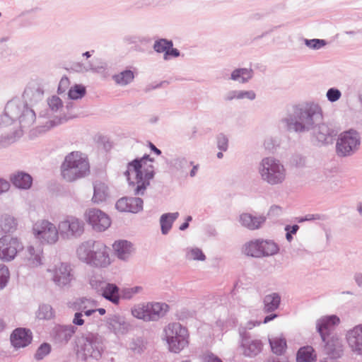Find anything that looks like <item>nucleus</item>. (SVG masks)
<instances>
[{"mask_svg": "<svg viewBox=\"0 0 362 362\" xmlns=\"http://www.w3.org/2000/svg\"><path fill=\"white\" fill-rule=\"evenodd\" d=\"M323 120L321 107L314 103H308L293 107V110L284 119L289 130L305 132L313 129Z\"/></svg>", "mask_w": 362, "mask_h": 362, "instance_id": "obj_1", "label": "nucleus"}, {"mask_svg": "<svg viewBox=\"0 0 362 362\" xmlns=\"http://www.w3.org/2000/svg\"><path fill=\"white\" fill-rule=\"evenodd\" d=\"M153 159L145 155L139 159H134L128 163L124 175L129 185L135 187L134 194H144L154 176Z\"/></svg>", "mask_w": 362, "mask_h": 362, "instance_id": "obj_2", "label": "nucleus"}, {"mask_svg": "<svg viewBox=\"0 0 362 362\" xmlns=\"http://www.w3.org/2000/svg\"><path fill=\"white\" fill-rule=\"evenodd\" d=\"M76 255L80 261L95 268H107L111 264L109 248L100 241L83 242L76 249Z\"/></svg>", "mask_w": 362, "mask_h": 362, "instance_id": "obj_3", "label": "nucleus"}, {"mask_svg": "<svg viewBox=\"0 0 362 362\" xmlns=\"http://www.w3.org/2000/svg\"><path fill=\"white\" fill-rule=\"evenodd\" d=\"M77 347L78 358L86 362L100 361L106 349L103 337L93 332L82 334L78 339Z\"/></svg>", "mask_w": 362, "mask_h": 362, "instance_id": "obj_4", "label": "nucleus"}, {"mask_svg": "<svg viewBox=\"0 0 362 362\" xmlns=\"http://www.w3.org/2000/svg\"><path fill=\"white\" fill-rule=\"evenodd\" d=\"M62 176L67 182H74L90 173V165L86 156L73 151L66 156L61 166Z\"/></svg>", "mask_w": 362, "mask_h": 362, "instance_id": "obj_5", "label": "nucleus"}, {"mask_svg": "<svg viewBox=\"0 0 362 362\" xmlns=\"http://www.w3.org/2000/svg\"><path fill=\"white\" fill-rule=\"evenodd\" d=\"M257 170L261 180L272 186L281 185L286 179V168L279 160L274 157L262 159Z\"/></svg>", "mask_w": 362, "mask_h": 362, "instance_id": "obj_6", "label": "nucleus"}, {"mask_svg": "<svg viewBox=\"0 0 362 362\" xmlns=\"http://www.w3.org/2000/svg\"><path fill=\"white\" fill-rule=\"evenodd\" d=\"M164 339L169 351L179 354L189 345L187 329L179 322L169 323L164 328Z\"/></svg>", "mask_w": 362, "mask_h": 362, "instance_id": "obj_7", "label": "nucleus"}, {"mask_svg": "<svg viewBox=\"0 0 362 362\" xmlns=\"http://www.w3.org/2000/svg\"><path fill=\"white\" fill-rule=\"evenodd\" d=\"M169 306L164 303H147L134 305L132 310V315L145 322L157 321L163 317L168 311Z\"/></svg>", "mask_w": 362, "mask_h": 362, "instance_id": "obj_8", "label": "nucleus"}, {"mask_svg": "<svg viewBox=\"0 0 362 362\" xmlns=\"http://www.w3.org/2000/svg\"><path fill=\"white\" fill-rule=\"evenodd\" d=\"M47 272L50 275L51 281L61 289L71 286L76 280L74 267L68 262H59L52 267L48 268Z\"/></svg>", "mask_w": 362, "mask_h": 362, "instance_id": "obj_9", "label": "nucleus"}, {"mask_svg": "<svg viewBox=\"0 0 362 362\" xmlns=\"http://www.w3.org/2000/svg\"><path fill=\"white\" fill-rule=\"evenodd\" d=\"M361 145V135L356 129L341 132L336 143V152L340 157H347L356 152Z\"/></svg>", "mask_w": 362, "mask_h": 362, "instance_id": "obj_10", "label": "nucleus"}, {"mask_svg": "<svg viewBox=\"0 0 362 362\" xmlns=\"http://www.w3.org/2000/svg\"><path fill=\"white\" fill-rule=\"evenodd\" d=\"M58 226L46 219L37 221L33 226L34 237L43 245H55L59 240Z\"/></svg>", "mask_w": 362, "mask_h": 362, "instance_id": "obj_11", "label": "nucleus"}, {"mask_svg": "<svg viewBox=\"0 0 362 362\" xmlns=\"http://www.w3.org/2000/svg\"><path fill=\"white\" fill-rule=\"evenodd\" d=\"M58 230L60 232V237L63 239L78 238L84 232V223L75 216L66 215L59 221Z\"/></svg>", "mask_w": 362, "mask_h": 362, "instance_id": "obj_12", "label": "nucleus"}, {"mask_svg": "<svg viewBox=\"0 0 362 362\" xmlns=\"http://www.w3.org/2000/svg\"><path fill=\"white\" fill-rule=\"evenodd\" d=\"M85 216L87 222L96 231H104L110 226V217L100 209H90L86 211Z\"/></svg>", "mask_w": 362, "mask_h": 362, "instance_id": "obj_13", "label": "nucleus"}, {"mask_svg": "<svg viewBox=\"0 0 362 362\" xmlns=\"http://www.w3.org/2000/svg\"><path fill=\"white\" fill-rule=\"evenodd\" d=\"M325 343L323 351L327 358L333 361H337L344 354L343 341L338 334H331L322 340Z\"/></svg>", "mask_w": 362, "mask_h": 362, "instance_id": "obj_14", "label": "nucleus"}, {"mask_svg": "<svg viewBox=\"0 0 362 362\" xmlns=\"http://www.w3.org/2000/svg\"><path fill=\"white\" fill-rule=\"evenodd\" d=\"M21 249L22 245L16 238L4 236L0 238V258L1 259L12 260Z\"/></svg>", "mask_w": 362, "mask_h": 362, "instance_id": "obj_15", "label": "nucleus"}, {"mask_svg": "<svg viewBox=\"0 0 362 362\" xmlns=\"http://www.w3.org/2000/svg\"><path fill=\"white\" fill-rule=\"evenodd\" d=\"M43 251L40 247L28 246L23 251V262L29 268H37L43 264Z\"/></svg>", "mask_w": 362, "mask_h": 362, "instance_id": "obj_16", "label": "nucleus"}, {"mask_svg": "<svg viewBox=\"0 0 362 362\" xmlns=\"http://www.w3.org/2000/svg\"><path fill=\"white\" fill-rule=\"evenodd\" d=\"M346 339L351 351L357 355H362V324L349 329Z\"/></svg>", "mask_w": 362, "mask_h": 362, "instance_id": "obj_17", "label": "nucleus"}, {"mask_svg": "<svg viewBox=\"0 0 362 362\" xmlns=\"http://www.w3.org/2000/svg\"><path fill=\"white\" fill-rule=\"evenodd\" d=\"M76 328L74 325H57L52 332V337L55 344L66 345L75 334Z\"/></svg>", "mask_w": 362, "mask_h": 362, "instance_id": "obj_18", "label": "nucleus"}, {"mask_svg": "<svg viewBox=\"0 0 362 362\" xmlns=\"http://www.w3.org/2000/svg\"><path fill=\"white\" fill-rule=\"evenodd\" d=\"M106 326L110 332L116 335L125 334L130 329L129 322L119 315H110L106 320Z\"/></svg>", "mask_w": 362, "mask_h": 362, "instance_id": "obj_19", "label": "nucleus"}, {"mask_svg": "<svg viewBox=\"0 0 362 362\" xmlns=\"http://www.w3.org/2000/svg\"><path fill=\"white\" fill-rule=\"evenodd\" d=\"M339 318L337 315L326 316L319 319L316 323L317 330L322 340L331 334H337L332 332L334 327L339 323Z\"/></svg>", "mask_w": 362, "mask_h": 362, "instance_id": "obj_20", "label": "nucleus"}, {"mask_svg": "<svg viewBox=\"0 0 362 362\" xmlns=\"http://www.w3.org/2000/svg\"><path fill=\"white\" fill-rule=\"evenodd\" d=\"M115 207L122 212L136 214L143 209V200L138 197H122L116 202Z\"/></svg>", "mask_w": 362, "mask_h": 362, "instance_id": "obj_21", "label": "nucleus"}, {"mask_svg": "<svg viewBox=\"0 0 362 362\" xmlns=\"http://www.w3.org/2000/svg\"><path fill=\"white\" fill-rule=\"evenodd\" d=\"M11 343L16 348H23L31 343L32 332L25 328H17L11 334Z\"/></svg>", "mask_w": 362, "mask_h": 362, "instance_id": "obj_22", "label": "nucleus"}, {"mask_svg": "<svg viewBox=\"0 0 362 362\" xmlns=\"http://www.w3.org/2000/svg\"><path fill=\"white\" fill-rule=\"evenodd\" d=\"M240 346L245 356L254 357L262 351L263 344L259 339L243 338Z\"/></svg>", "mask_w": 362, "mask_h": 362, "instance_id": "obj_23", "label": "nucleus"}, {"mask_svg": "<svg viewBox=\"0 0 362 362\" xmlns=\"http://www.w3.org/2000/svg\"><path fill=\"white\" fill-rule=\"evenodd\" d=\"M240 224L250 230L259 228L266 221L264 216H254L250 214L244 213L239 217Z\"/></svg>", "mask_w": 362, "mask_h": 362, "instance_id": "obj_24", "label": "nucleus"}, {"mask_svg": "<svg viewBox=\"0 0 362 362\" xmlns=\"http://www.w3.org/2000/svg\"><path fill=\"white\" fill-rule=\"evenodd\" d=\"M10 179L15 187L22 189H30L33 183L32 177L28 173L21 171L11 175Z\"/></svg>", "mask_w": 362, "mask_h": 362, "instance_id": "obj_25", "label": "nucleus"}, {"mask_svg": "<svg viewBox=\"0 0 362 362\" xmlns=\"http://www.w3.org/2000/svg\"><path fill=\"white\" fill-rule=\"evenodd\" d=\"M312 130L314 136L322 144L327 143L328 140L335 134L334 131L322 122L317 124Z\"/></svg>", "mask_w": 362, "mask_h": 362, "instance_id": "obj_26", "label": "nucleus"}, {"mask_svg": "<svg viewBox=\"0 0 362 362\" xmlns=\"http://www.w3.org/2000/svg\"><path fill=\"white\" fill-rule=\"evenodd\" d=\"M98 295L102 296L104 298L115 305H118L119 303V288L115 284L107 282L103 288V291H101Z\"/></svg>", "mask_w": 362, "mask_h": 362, "instance_id": "obj_27", "label": "nucleus"}, {"mask_svg": "<svg viewBox=\"0 0 362 362\" xmlns=\"http://www.w3.org/2000/svg\"><path fill=\"white\" fill-rule=\"evenodd\" d=\"M112 247L117 257L122 260L128 259L133 251L132 243L127 240L117 241Z\"/></svg>", "mask_w": 362, "mask_h": 362, "instance_id": "obj_28", "label": "nucleus"}, {"mask_svg": "<svg viewBox=\"0 0 362 362\" xmlns=\"http://www.w3.org/2000/svg\"><path fill=\"white\" fill-rule=\"evenodd\" d=\"M317 353L311 346L300 347L296 354V362H316Z\"/></svg>", "mask_w": 362, "mask_h": 362, "instance_id": "obj_29", "label": "nucleus"}, {"mask_svg": "<svg viewBox=\"0 0 362 362\" xmlns=\"http://www.w3.org/2000/svg\"><path fill=\"white\" fill-rule=\"evenodd\" d=\"M262 239H255L246 243L243 247V252L252 257L260 258Z\"/></svg>", "mask_w": 362, "mask_h": 362, "instance_id": "obj_30", "label": "nucleus"}, {"mask_svg": "<svg viewBox=\"0 0 362 362\" xmlns=\"http://www.w3.org/2000/svg\"><path fill=\"white\" fill-rule=\"evenodd\" d=\"M281 297L277 293H272L266 295L263 300L264 311L265 313H270L276 310L280 304Z\"/></svg>", "mask_w": 362, "mask_h": 362, "instance_id": "obj_31", "label": "nucleus"}, {"mask_svg": "<svg viewBox=\"0 0 362 362\" xmlns=\"http://www.w3.org/2000/svg\"><path fill=\"white\" fill-rule=\"evenodd\" d=\"M108 197V187L107 186L100 182L96 181L94 183V193L92 200L95 203L103 202L106 200Z\"/></svg>", "mask_w": 362, "mask_h": 362, "instance_id": "obj_32", "label": "nucleus"}, {"mask_svg": "<svg viewBox=\"0 0 362 362\" xmlns=\"http://www.w3.org/2000/svg\"><path fill=\"white\" fill-rule=\"evenodd\" d=\"M269 342L272 351L276 355H282L285 353L287 345L286 339L282 336L269 338Z\"/></svg>", "mask_w": 362, "mask_h": 362, "instance_id": "obj_33", "label": "nucleus"}, {"mask_svg": "<svg viewBox=\"0 0 362 362\" xmlns=\"http://www.w3.org/2000/svg\"><path fill=\"white\" fill-rule=\"evenodd\" d=\"M260 248V252H262L260 257L273 256L279 251L278 245L272 240L262 239Z\"/></svg>", "mask_w": 362, "mask_h": 362, "instance_id": "obj_34", "label": "nucleus"}, {"mask_svg": "<svg viewBox=\"0 0 362 362\" xmlns=\"http://www.w3.org/2000/svg\"><path fill=\"white\" fill-rule=\"evenodd\" d=\"M178 216V212L164 214L160 216V223L161 232L163 235H166L170 231L173 222Z\"/></svg>", "mask_w": 362, "mask_h": 362, "instance_id": "obj_35", "label": "nucleus"}, {"mask_svg": "<svg viewBox=\"0 0 362 362\" xmlns=\"http://www.w3.org/2000/svg\"><path fill=\"white\" fill-rule=\"evenodd\" d=\"M36 116L35 112L25 107L21 116L19 117V122L22 128H28L33 125L35 120Z\"/></svg>", "mask_w": 362, "mask_h": 362, "instance_id": "obj_36", "label": "nucleus"}, {"mask_svg": "<svg viewBox=\"0 0 362 362\" xmlns=\"http://www.w3.org/2000/svg\"><path fill=\"white\" fill-rule=\"evenodd\" d=\"M252 74L253 71L251 69H237L232 72L230 78L233 81L245 83L252 77Z\"/></svg>", "mask_w": 362, "mask_h": 362, "instance_id": "obj_37", "label": "nucleus"}, {"mask_svg": "<svg viewBox=\"0 0 362 362\" xmlns=\"http://www.w3.org/2000/svg\"><path fill=\"white\" fill-rule=\"evenodd\" d=\"M89 284L92 289H93L98 294L100 293L103 288L107 284V281L104 279L101 274L93 273L88 279Z\"/></svg>", "mask_w": 362, "mask_h": 362, "instance_id": "obj_38", "label": "nucleus"}, {"mask_svg": "<svg viewBox=\"0 0 362 362\" xmlns=\"http://www.w3.org/2000/svg\"><path fill=\"white\" fill-rule=\"evenodd\" d=\"M134 78V73L130 70H125L113 76L115 83L120 86L129 84L133 81Z\"/></svg>", "mask_w": 362, "mask_h": 362, "instance_id": "obj_39", "label": "nucleus"}, {"mask_svg": "<svg viewBox=\"0 0 362 362\" xmlns=\"http://www.w3.org/2000/svg\"><path fill=\"white\" fill-rule=\"evenodd\" d=\"M0 227L4 233L13 232L16 228V220L9 215H4L0 220Z\"/></svg>", "mask_w": 362, "mask_h": 362, "instance_id": "obj_40", "label": "nucleus"}, {"mask_svg": "<svg viewBox=\"0 0 362 362\" xmlns=\"http://www.w3.org/2000/svg\"><path fill=\"white\" fill-rule=\"evenodd\" d=\"M98 306V303L93 298L82 297L76 300L75 307L78 310L94 308Z\"/></svg>", "mask_w": 362, "mask_h": 362, "instance_id": "obj_41", "label": "nucleus"}, {"mask_svg": "<svg viewBox=\"0 0 362 362\" xmlns=\"http://www.w3.org/2000/svg\"><path fill=\"white\" fill-rule=\"evenodd\" d=\"M144 288L141 286H136L131 288H123L119 291L120 298L131 300L136 294L141 293Z\"/></svg>", "mask_w": 362, "mask_h": 362, "instance_id": "obj_42", "label": "nucleus"}, {"mask_svg": "<svg viewBox=\"0 0 362 362\" xmlns=\"http://www.w3.org/2000/svg\"><path fill=\"white\" fill-rule=\"evenodd\" d=\"M23 97L25 99L29 100L31 103L37 102L42 99L43 91L38 88H27L23 93Z\"/></svg>", "mask_w": 362, "mask_h": 362, "instance_id": "obj_43", "label": "nucleus"}, {"mask_svg": "<svg viewBox=\"0 0 362 362\" xmlns=\"http://www.w3.org/2000/svg\"><path fill=\"white\" fill-rule=\"evenodd\" d=\"M128 347L134 354H141L146 349L145 344L141 338L133 339L129 343Z\"/></svg>", "mask_w": 362, "mask_h": 362, "instance_id": "obj_44", "label": "nucleus"}, {"mask_svg": "<svg viewBox=\"0 0 362 362\" xmlns=\"http://www.w3.org/2000/svg\"><path fill=\"white\" fill-rule=\"evenodd\" d=\"M37 317L40 320H50L54 317V312L51 305H41L37 313Z\"/></svg>", "mask_w": 362, "mask_h": 362, "instance_id": "obj_45", "label": "nucleus"}, {"mask_svg": "<svg viewBox=\"0 0 362 362\" xmlns=\"http://www.w3.org/2000/svg\"><path fill=\"white\" fill-rule=\"evenodd\" d=\"M173 47V42L170 40H167L165 39H160L156 40L153 45V49L156 52L161 53L164 52V54L168 51V49H170Z\"/></svg>", "mask_w": 362, "mask_h": 362, "instance_id": "obj_46", "label": "nucleus"}, {"mask_svg": "<svg viewBox=\"0 0 362 362\" xmlns=\"http://www.w3.org/2000/svg\"><path fill=\"white\" fill-rule=\"evenodd\" d=\"M86 88L82 85H75L69 91V97L73 100L83 98L86 94Z\"/></svg>", "mask_w": 362, "mask_h": 362, "instance_id": "obj_47", "label": "nucleus"}, {"mask_svg": "<svg viewBox=\"0 0 362 362\" xmlns=\"http://www.w3.org/2000/svg\"><path fill=\"white\" fill-rule=\"evenodd\" d=\"M50 345L47 343H44L41 344L37 349L35 354V358L36 360H42L45 356H46L50 353Z\"/></svg>", "mask_w": 362, "mask_h": 362, "instance_id": "obj_48", "label": "nucleus"}, {"mask_svg": "<svg viewBox=\"0 0 362 362\" xmlns=\"http://www.w3.org/2000/svg\"><path fill=\"white\" fill-rule=\"evenodd\" d=\"M8 278V269L5 265H0V289H2L6 285Z\"/></svg>", "mask_w": 362, "mask_h": 362, "instance_id": "obj_49", "label": "nucleus"}, {"mask_svg": "<svg viewBox=\"0 0 362 362\" xmlns=\"http://www.w3.org/2000/svg\"><path fill=\"white\" fill-rule=\"evenodd\" d=\"M47 103L49 107L52 112H56L59 108L62 107V102L61 99L56 95H54L52 98H49Z\"/></svg>", "mask_w": 362, "mask_h": 362, "instance_id": "obj_50", "label": "nucleus"}, {"mask_svg": "<svg viewBox=\"0 0 362 362\" xmlns=\"http://www.w3.org/2000/svg\"><path fill=\"white\" fill-rule=\"evenodd\" d=\"M326 96L329 102L334 103L339 100L341 93L337 88H331L327 90Z\"/></svg>", "mask_w": 362, "mask_h": 362, "instance_id": "obj_51", "label": "nucleus"}, {"mask_svg": "<svg viewBox=\"0 0 362 362\" xmlns=\"http://www.w3.org/2000/svg\"><path fill=\"white\" fill-rule=\"evenodd\" d=\"M187 256L189 259H192L194 260H200L204 261L206 258L205 255L202 252V251L199 248H192L191 249L188 253Z\"/></svg>", "mask_w": 362, "mask_h": 362, "instance_id": "obj_52", "label": "nucleus"}, {"mask_svg": "<svg viewBox=\"0 0 362 362\" xmlns=\"http://www.w3.org/2000/svg\"><path fill=\"white\" fill-rule=\"evenodd\" d=\"M305 44L310 48L318 49L325 46L326 42L324 40L320 39L305 40Z\"/></svg>", "mask_w": 362, "mask_h": 362, "instance_id": "obj_53", "label": "nucleus"}, {"mask_svg": "<svg viewBox=\"0 0 362 362\" xmlns=\"http://www.w3.org/2000/svg\"><path fill=\"white\" fill-rule=\"evenodd\" d=\"M192 165H193V162H188L184 157H179L173 160V165L177 169L184 170Z\"/></svg>", "mask_w": 362, "mask_h": 362, "instance_id": "obj_54", "label": "nucleus"}, {"mask_svg": "<svg viewBox=\"0 0 362 362\" xmlns=\"http://www.w3.org/2000/svg\"><path fill=\"white\" fill-rule=\"evenodd\" d=\"M217 146L220 150L226 151L228 146V138L222 134H219L217 137Z\"/></svg>", "mask_w": 362, "mask_h": 362, "instance_id": "obj_55", "label": "nucleus"}, {"mask_svg": "<svg viewBox=\"0 0 362 362\" xmlns=\"http://www.w3.org/2000/svg\"><path fill=\"white\" fill-rule=\"evenodd\" d=\"M72 323L74 325L76 326H82L85 324L83 314H82L80 310H78L76 313H75L72 320Z\"/></svg>", "mask_w": 362, "mask_h": 362, "instance_id": "obj_56", "label": "nucleus"}, {"mask_svg": "<svg viewBox=\"0 0 362 362\" xmlns=\"http://www.w3.org/2000/svg\"><path fill=\"white\" fill-rule=\"evenodd\" d=\"M255 96L256 95L252 90H239L238 99L247 98L249 100H254Z\"/></svg>", "mask_w": 362, "mask_h": 362, "instance_id": "obj_57", "label": "nucleus"}, {"mask_svg": "<svg viewBox=\"0 0 362 362\" xmlns=\"http://www.w3.org/2000/svg\"><path fill=\"white\" fill-rule=\"evenodd\" d=\"M58 123L59 122L56 123L53 120H49V121L46 122L45 125L37 127V130L39 132H45L46 131L49 130V129H51L52 127L56 126Z\"/></svg>", "mask_w": 362, "mask_h": 362, "instance_id": "obj_58", "label": "nucleus"}, {"mask_svg": "<svg viewBox=\"0 0 362 362\" xmlns=\"http://www.w3.org/2000/svg\"><path fill=\"white\" fill-rule=\"evenodd\" d=\"M69 81L67 77H63L59 81L58 91L60 93H63L65 91L66 87L69 86Z\"/></svg>", "mask_w": 362, "mask_h": 362, "instance_id": "obj_59", "label": "nucleus"}, {"mask_svg": "<svg viewBox=\"0 0 362 362\" xmlns=\"http://www.w3.org/2000/svg\"><path fill=\"white\" fill-rule=\"evenodd\" d=\"M326 218L325 215L322 214H307L305 216V219L307 221H317V220H325Z\"/></svg>", "mask_w": 362, "mask_h": 362, "instance_id": "obj_60", "label": "nucleus"}, {"mask_svg": "<svg viewBox=\"0 0 362 362\" xmlns=\"http://www.w3.org/2000/svg\"><path fill=\"white\" fill-rule=\"evenodd\" d=\"M180 55V52L177 49L173 48V47L168 49L166 52L164 54V59L168 60L170 56L177 57Z\"/></svg>", "mask_w": 362, "mask_h": 362, "instance_id": "obj_61", "label": "nucleus"}, {"mask_svg": "<svg viewBox=\"0 0 362 362\" xmlns=\"http://www.w3.org/2000/svg\"><path fill=\"white\" fill-rule=\"evenodd\" d=\"M281 213V208L279 206L274 205L271 206L268 212V216H276Z\"/></svg>", "mask_w": 362, "mask_h": 362, "instance_id": "obj_62", "label": "nucleus"}, {"mask_svg": "<svg viewBox=\"0 0 362 362\" xmlns=\"http://www.w3.org/2000/svg\"><path fill=\"white\" fill-rule=\"evenodd\" d=\"M10 188V184L6 180L0 178V194L7 192Z\"/></svg>", "mask_w": 362, "mask_h": 362, "instance_id": "obj_63", "label": "nucleus"}, {"mask_svg": "<svg viewBox=\"0 0 362 362\" xmlns=\"http://www.w3.org/2000/svg\"><path fill=\"white\" fill-rule=\"evenodd\" d=\"M206 362H223L218 356L213 354H209L206 357Z\"/></svg>", "mask_w": 362, "mask_h": 362, "instance_id": "obj_64", "label": "nucleus"}]
</instances>
